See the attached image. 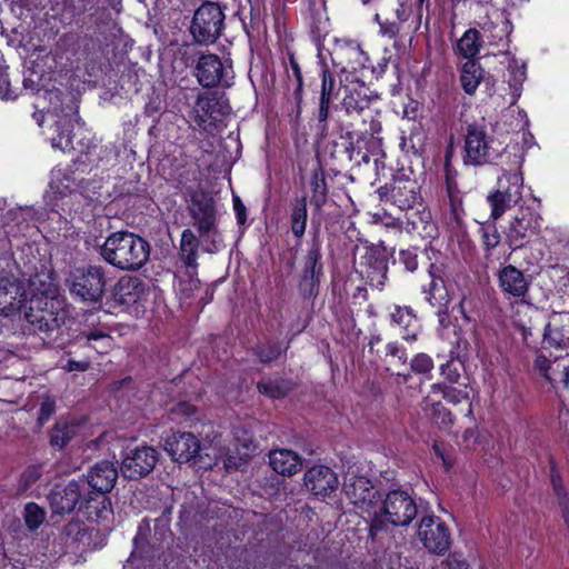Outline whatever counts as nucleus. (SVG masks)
<instances>
[{
    "mask_svg": "<svg viewBox=\"0 0 569 569\" xmlns=\"http://www.w3.org/2000/svg\"><path fill=\"white\" fill-rule=\"evenodd\" d=\"M295 386L291 379L276 378L259 381L257 383V390L260 395L269 399L278 400L286 398L295 389Z\"/></svg>",
    "mask_w": 569,
    "mask_h": 569,
    "instance_id": "nucleus-49",
    "label": "nucleus"
},
{
    "mask_svg": "<svg viewBox=\"0 0 569 569\" xmlns=\"http://www.w3.org/2000/svg\"><path fill=\"white\" fill-rule=\"evenodd\" d=\"M377 357L386 365L388 371L403 367L408 362L407 349L398 340L389 341L382 353L377 350Z\"/></svg>",
    "mask_w": 569,
    "mask_h": 569,
    "instance_id": "nucleus-48",
    "label": "nucleus"
},
{
    "mask_svg": "<svg viewBox=\"0 0 569 569\" xmlns=\"http://www.w3.org/2000/svg\"><path fill=\"white\" fill-rule=\"evenodd\" d=\"M523 177L520 171L502 169L497 180V188L487 196L490 206L489 218L498 220L507 210L515 207L522 198Z\"/></svg>",
    "mask_w": 569,
    "mask_h": 569,
    "instance_id": "nucleus-12",
    "label": "nucleus"
},
{
    "mask_svg": "<svg viewBox=\"0 0 569 569\" xmlns=\"http://www.w3.org/2000/svg\"><path fill=\"white\" fill-rule=\"evenodd\" d=\"M118 476L119 472L114 463L102 460L89 469L84 479H79L86 492L82 506L84 518L89 522L108 520L113 515L111 499L108 495L114 488Z\"/></svg>",
    "mask_w": 569,
    "mask_h": 569,
    "instance_id": "nucleus-3",
    "label": "nucleus"
},
{
    "mask_svg": "<svg viewBox=\"0 0 569 569\" xmlns=\"http://www.w3.org/2000/svg\"><path fill=\"white\" fill-rule=\"evenodd\" d=\"M515 66L510 64V79L509 86L512 89L513 93L516 91H520L522 89V84L527 78V67L525 63L521 66L517 64V61L513 60Z\"/></svg>",
    "mask_w": 569,
    "mask_h": 569,
    "instance_id": "nucleus-64",
    "label": "nucleus"
},
{
    "mask_svg": "<svg viewBox=\"0 0 569 569\" xmlns=\"http://www.w3.org/2000/svg\"><path fill=\"white\" fill-rule=\"evenodd\" d=\"M498 286L508 298H523L529 291V280L523 271L508 264L499 269L497 273Z\"/></svg>",
    "mask_w": 569,
    "mask_h": 569,
    "instance_id": "nucleus-27",
    "label": "nucleus"
},
{
    "mask_svg": "<svg viewBox=\"0 0 569 569\" xmlns=\"http://www.w3.org/2000/svg\"><path fill=\"white\" fill-rule=\"evenodd\" d=\"M309 28H310V31H309L310 39L317 48L318 58L321 59V58H323L322 57L323 41L330 32L329 18L319 12L313 13L310 19Z\"/></svg>",
    "mask_w": 569,
    "mask_h": 569,
    "instance_id": "nucleus-51",
    "label": "nucleus"
},
{
    "mask_svg": "<svg viewBox=\"0 0 569 569\" xmlns=\"http://www.w3.org/2000/svg\"><path fill=\"white\" fill-rule=\"evenodd\" d=\"M512 322L516 329H520V325H525L526 327H545L547 323L543 321L542 313L532 307H527L526 312L521 315L520 310H517L516 315L512 317Z\"/></svg>",
    "mask_w": 569,
    "mask_h": 569,
    "instance_id": "nucleus-59",
    "label": "nucleus"
},
{
    "mask_svg": "<svg viewBox=\"0 0 569 569\" xmlns=\"http://www.w3.org/2000/svg\"><path fill=\"white\" fill-rule=\"evenodd\" d=\"M490 44L508 49L510 46V36L513 30V24L509 19L506 11L497 14V22L490 21Z\"/></svg>",
    "mask_w": 569,
    "mask_h": 569,
    "instance_id": "nucleus-47",
    "label": "nucleus"
},
{
    "mask_svg": "<svg viewBox=\"0 0 569 569\" xmlns=\"http://www.w3.org/2000/svg\"><path fill=\"white\" fill-rule=\"evenodd\" d=\"M305 486L313 496H330L338 487V477L335 471L322 465L312 466L303 477Z\"/></svg>",
    "mask_w": 569,
    "mask_h": 569,
    "instance_id": "nucleus-26",
    "label": "nucleus"
},
{
    "mask_svg": "<svg viewBox=\"0 0 569 569\" xmlns=\"http://www.w3.org/2000/svg\"><path fill=\"white\" fill-rule=\"evenodd\" d=\"M68 281L72 297L88 305H101L108 281L107 269L101 264L74 268Z\"/></svg>",
    "mask_w": 569,
    "mask_h": 569,
    "instance_id": "nucleus-8",
    "label": "nucleus"
},
{
    "mask_svg": "<svg viewBox=\"0 0 569 569\" xmlns=\"http://www.w3.org/2000/svg\"><path fill=\"white\" fill-rule=\"evenodd\" d=\"M80 116L78 107H74L71 113H66L54 124V134L51 138L52 147L63 152L74 149L72 142L73 122H79Z\"/></svg>",
    "mask_w": 569,
    "mask_h": 569,
    "instance_id": "nucleus-36",
    "label": "nucleus"
},
{
    "mask_svg": "<svg viewBox=\"0 0 569 569\" xmlns=\"http://www.w3.org/2000/svg\"><path fill=\"white\" fill-rule=\"evenodd\" d=\"M80 341L88 345L84 346V351L81 352L79 359L61 357L59 360L60 368L67 372L88 371L96 355H106L111 350L113 338L108 328L102 325L96 327L86 325L80 330Z\"/></svg>",
    "mask_w": 569,
    "mask_h": 569,
    "instance_id": "nucleus-7",
    "label": "nucleus"
},
{
    "mask_svg": "<svg viewBox=\"0 0 569 569\" xmlns=\"http://www.w3.org/2000/svg\"><path fill=\"white\" fill-rule=\"evenodd\" d=\"M391 325L399 328L400 337L407 342H415L422 330L416 311L409 306H395L390 313Z\"/></svg>",
    "mask_w": 569,
    "mask_h": 569,
    "instance_id": "nucleus-30",
    "label": "nucleus"
},
{
    "mask_svg": "<svg viewBox=\"0 0 569 569\" xmlns=\"http://www.w3.org/2000/svg\"><path fill=\"white\" fill-rule=\"evenodd\" d=\"M158 460L159 452L152 446L128 447L121 453V475L128 480H140L153 471Z\"/></svg>",
    "mask_w": 569,
    "mask_h": 569,
    "instance_id": "nucleus-16",
    "label": "nucleus"
},
{
    "mask_svg": "<svg viewBox=\"0 0 569 569\" xmlns=\"http://www.w3.org/2000/svg\"><path fill=\"white\" fill-rule=\"evenodd\" d=\"M200 241L190 229H184L181 233L180 246H179V259L188 270V274L191 277V282L199 283V279L193 278L198 273V252Z\"/></svg>",
    "mask_w": 569,
    "mask_h": 569,
    "instance_id": "nucleus-33",
    "label": "nucleus"
},
{
    "mask_svg": "<svg viewBox=\"0 0 569 569\" xmlns=\"http://www.w3.org/2000/svg\"><path fill=\"white\" fill-rule=\"evenodd\" d=\"M478 233L480 236L485 258L488 259L492 254V250L501 242V234L497 227V220L488 218L485 222H481Z\"/></svg>",
    "mask_w": 569,
    "mask_h": 569,
    "instance_id": "nucleus-50",
    "label": "nucleus"
},
{
    "mask_svg": "<svg viewBox=\"0 0 569 569\" xmlns=\"http://www.w3.org/2000/svg\"><path fill=\"white\" fill-rule=\"evenodd\" d=\"M332 140L327 146V151L332 160L340 167L350 164L355 160V153L360 154V146L355 142V132L349 126L336 121L331 127L329 121V133Z\"/></svg>",
    "mask_w": 569,
    "mask_h": 569,
    "instance_id": "nucleus-17",
    "label": "nucleus"
},
{
    "mask_svg": "<svg viewBox=\"0 0 569 569\" xmlns=\"http://www.w3.org/2000/svg\"><path fill=\"white\" fill-rule=\"evenodd\" d=\"M328 52L333 68L340 73H360L366 77V70L372 74L377 72L367 52L356 40L336 38Z\"/></svg>",
    "mask_w": 569,
    "mask_h": 569,
    "instance_id": "nucleus-11",
    "label": "nucleus"
},
{
    "mask_svg": "<svg viewBox=\"0 0 569 569\" xmlns=\"http://www.w3.org/2000/svg\"><path fill=\"white\" fill-rule=\"evenodd\" d=\"M447 196L449 199V213H448V223L453 228H461L465 223L466 211L463 208V199L461 191L459 188L453 190H447Z\"/></svg>",
    "mask_w": 569,
    "mask_h": 569,
    "instance_id": "nucleus-54",
    "label": "nucleus"
},
{
    "mask_svg": "<svg viewBox=\"0 0 569 569\" xmlns=\"http://www.w3.org/2000/svg\"><path fill=\"white\" fill-rule=\"evenodd\" d=\"M288 64L292 71V74L296 79V87L292 92V99L295 101V109L292 110L290 118L291 122L299 123L302 114V102H303V76L301 67L295 56V52H287Z\"/></svg>",
    "mask_w": 569,
    "mask_h": 569,
    "instance_id": "nucleus-43",
    "label": "nucleus"
},
{
    "mask_svg": "<svg viewBox=\"0 0 569 569\" xmlns=\"http://www.w3.org/2000/svg\"><path fill=\"white\" fill-rule=\"evenodd\" d=\"M411 372H397V382L408 383L412 373L419 375L422 379L429 380L435 368L433 359L425 352L416 353L409 361Z\"/></svg>",
    "mask_w": 569,
    "mask_h": 569,
    "instance_id": "nucleus-45",
    "label": "nucleus"
},
{
    "mask_svg": "<svg viewBox=\"0 0 569 569\" xmlns=\"http://www.w3.org/2000/svg\"><path fill=\"white\" fill-rule=\"evenodd\" d=\"M309 187L311 191L310 206L312 212L320 213L328 201L329 187L327 183L326 171L320 162L311 170L309 178Z\"/></svg>",
    "mask_w": 569,
    "mask_h": 569,
    "instance_id": "nucleus-38",
    "label": "nucleus"
},
{
    "mask_svg": "<svg viewBox=\"0 0 569 569\" xmlns=\"http://www.w3.org/2000/svg\"><path fill=\"white\" fill-rule=\"evenodd\" d=\"M542 217L530 207H521L505 228L508 247L515 251L537 239L541 233Z\"/></svg>",
    "mask_w": 569,
    "mask_h": 569,
    "instance_id": "nucleus-13",
    "label": "nucleus"
},
{
    "mask_svg": "<svg viewBox=\"0 0 569 569\" xmlns=\"http://www.w3.org/2000/svg\"><path fill=\"white\" fill-rule=\"evenodd\" d=\"M42 477L40 465L28 466L20 475L17 483V493L26 495L31 491Z\"/></svg>",
    "mask_w": 569,
    "mask_h": 569,
    "instance_id": "nucleus-55",
    "label": "nucleus"
},
{
    "mask_svg": "<svg viewBox=\"0 0 569 569\" xmlns=\"http://www.w3.org/2000/svg\"><path fill=\"white\" fill-rule=\"evenodd\" d=\"M196 111L198 113V122L201 124L207 120L220 121L230 113L231 108L223 94L204 92L197 98Z\"/></svg>",
    "mask_w": 569,
    "mask_h": 569,
    "instance_id": "nucleus-25",
    "label": "nucleus"
},
{
    "mask_svg": "<svg viewBox=\"0 0 569 569\" xmlns=\"http://www.w3.org/2000/svg\"><path fill=\"white\" fill-rule=\"evenodd\" d=\"M23 520L30 531H36L46 520V510L36 502H28L23 509Z\"/></svg>",
    "mask_w": 569,
    "mask_h": 569,
    "instance_id": "nucleus-58",
    "label": "nucleus"
},
{
    "mask_svg": "<svg viewBox=\"0 0 569 569\" xmlns=\"http://www.w3.org/2000/svg\"><path fill=\"white\" fill-rule=\"evenodd\" d=\"M305 328L306 327L303 326L301 329L293 332V335L286 342L276 338H268L264 341L257 343L252 349L253 356L262 365H270L279 360L283 355L286 356L293 340V337L302 332Z\"/></svg>",
    "mask_w": 569,
    "mask_h": 569,
    "instance_id": "nucleus-35",
    "label": "nucleus"
},
{
    "mask_svg": "<svg viewBox=\"0 0 569 569\" xmlns=\"http://www.w3.org/2000/svg\"><path fill=\"white\" fill-rule=\"evenodd\" d=\"M381 131V123L380 122H371L370 124V133L367 132L361 133V136L357 139V144H360L361 141L366 140L367 144V152L362 154L361 159L363 161H369V153L377 154L378 149L381 147L382 139L377 137Z\"/></svg>",
    "mask_w": 569,
    "mask_h": 569,
    "instance_id": "nucleus-56",
    "label": "nucleus"
},
{
    "mask_svg": "<svg viewBox=\"0 0 569 569\" xmlns=\"http://www.w3.org/2000/svg\"><path fill=\"white\" fill-rule=\"evenodd\" d=\"M418 535L426 549L436 555H445L451 547V533L443 520L430 515L423 516Z\"/></svg>",
    "mask_w": 569,
    "mask_h": 569,
    "instance_id": "nucleus-19",
    "label": "nucleus"
},
{
    "mask_svg": "<svg viewBox=\"0 0 569 569\" xmlns=\"http://www.w3.org/2000/svg\"><path fill=\"white\" fill-rule=\"evenodd\" d=\"M343 97L341 100V108L347 114H360L363 110L368 109L377 97L372 96L370 89L363 81L351 82L342 87Z\"/></svg>",
    "mask_w": 569,
    "mask_h": 569,
    "instance_id": "nucleus-29",
    "label": "nucleus"
},
{
    "mask_svg": "<svg viewBox=\"0 0 569 569\" xmlns=\"http://www.w3.org/2000/svg\"><path fill=\"white\" fill-rule=\"evenodd\" d=\"M495 138L487 131L485 124L468 123L465 129L462 160L466 166L481 167L486 164H503L502 158L510 156L508 148L500 152L493 147Z\"/></svg>",
    "mask_w": 569,
    "mask_h": 569,
    "instance_id": "nucleus-6",
    "label": "nucleus"
},
{
    "mask_svg": "<svg viewBox=\"0 0 569 569\" xmlns=\"http://www.w3.org/2000/svg\"><path fill=\"white\" fill-rule=\"evenodd\" d=\"M432 450L435 456L442 461L445 471L449 472L455 466V459L451 456V446L442 441L435 440L432 443Z\"/></svg>",
    "mask_w": 569,
    "mask_h": 569,
    "instance_id": "nucleus-62",
    "label": "nucleus"
},
{
    "mask_svg": "<svg viewBox=\"0 0 569 569\" xmlns=\"http://www.w3.org/2000/svg\"><path fill=\"white\" fill-rule=\"evenodd\" d=\"M320 90L318 109L316 113L317 129L322 138L329 133V121H333L330 112L332 99L341 90V80L337 81L335 72L329 68L323 58L319 59Z\"/></svg>",
    "mask_w": 569,
    "mask_h": 569,
    "instance_id": "nucleus-15",
    "label": "nucleus"
},
{
    "mask_svg": "<svg viewBox=\"0 0 569 569\" xmlns=\"http://www.w3.org/2000/svg\"><path fill=\"white\" fill-rule=\"evenodd\" d=\"M113 194L116 200L131 199V198H146L147 187L146 183L140 181V178H134L119 181L113 187Z\"/></svg>",
    "mask_w": 569,
    "mask_h": 569,
    "instance_id": "nucleus-53",
    "label": "nucleus"
},
{
    "mask_svg": "<svg viewBox=\"0 0 569 569\" xmlns=\"http://www.w3.org/2000/svg\"><path fill=\"white\" fill-rule=\"evenodd\" d=\"M549 478L552 495L556 499L561 519L569 531V491L553 459H550L549 462Z\"/></svg>",
    "mask_w": 569,
    "mask_h": 569,
    "instance_id": "nucleus-37",
    "label": "nucleus"
},
{
    "mask_svg": "<svg viewBox=\"0 0 569 569\" xmlns=\"http://www.w3.org/2000/svg\"><path fill=\"white\" fill-rule=\"evenodd\" d=\"M86 492L79 480H71L68 483H56L48 495L49 505L54 515H69L76 510L84 515L82 506Z\"/></svg>",
    "mask_w": 569,
    "mask_h": 569,
    "instance_id": "nucleus-18",
    "label": "nucleus"
},
{
    "mask_svg": "<svg viewBox=\"0 0 569 569\" xmlns=\"http://www.w3.org/2000/svg\"><path fill=\"white\" fill-rule=\"evenodd\" d=\"M417 515L418 506L411 493L400 488L389 490L382 500L380 512L371 518L368 536L373 540L379 533L387 532L389 525L408 526Z\"/></svg>",
    "mask_w": 569,
    "mask_h": 569,
    "instance_id": "nucleus-5",
    "label": "nucleus"
},
{
    "mask_svg": "<svg viewBox=\"0 0 569 569\" xmlns=\"http://www.w3.org/2000/svg\"><path fill=\"white\" fill-rule=\"evenodd\" d=\"M485 69L479 59H469L459 67V82L463 92L473 96L485 79Z\"/></svg>",
    "mask_w": 569,
    "mask_h": 569,
    "instance_id": "nucleus-42",
    "label": "nucleus"
},
{
    "mask_svg": "<svg viewBox=\"0 0 569 569\" xmlns=\"http://www.w3.org/2000/svg\"><path fill=\"white\" fill-rule=\"evenodd\" d=\"M545 327H526L520 325V329H517L522 338L523 343L529 349H538L539 343H542V335Z\"/></svg>",
    "mask_w": 569,
    "mask_h": 569,
    "instance_id": "nucleus-61",
    "label": "nucleus"
},
{
    "mask_svg": "<svg viewBox=\"0 0 569 569\" xmlns=\"http://www.w3.org/2000/svg\"><path fill=\"white\" fill-rule=\"evenodd\" d=\"M365 252L355 262L356 271L371 288L382 290L388 281L390 253L382 244L365 246Z\"/></svg>",
    "mask_w": 569,
    "mask_h": 569,
    "instance_id": "nucleus-14",
    "label": "nucleus"
},
{
    "mask_svg": "<svg viewBox=\"0 0 569 569\" xmlns=\"http://www.w3.org/2000/svg\"><path fill=\"white\" fill-rule=\"evenodd\" d=\"M451 356L445 363L440 365V373L445 377V379L449 382L448 385H455L459 382L461 370L465 368L463 361L457 355L456 357Z\"/></svg>",
    "mask_w": 569,
    "mask_h": 569,
    "instance_id": "nucleus-60",
    "label": "nucleus"
},
{
    "mask_svg": "<svg viewBox=\"0 0 569 569\" xmlns=\"http://www.w3.org/2000/svg\"><path fill=\"white\" fill-rule=\"evenodd\" d=\"M411 14L410 7L403 0H397V6L393 9V18H385L376 13L373 20L379 26V33L390 40L397 39L401 31L402 24L409 20Z\"/></svg>",
    "mask_w": 569,
    "mask_h": 569,
    "instance_id": "nucleus-32",
    "label": "nucleus"
},
{
    "mask_svg": "<svg viewBox=\"0 0 569 569\" xmlns=\"http://www.w3.org/2000/svg\"><path fill=\"white\" fill-rule=\"evenodd\" d=\"M23 302L30 329L46 342L59 333L63 319L61 299L51 290L33 292L27 299L21 282L16 278L0 277V313L8 316L19 310Z\"/></svg>",
    "mask_w": 569,
    "mask_h": 569,
    "instance_id": "nucleus-1",
    "label": "nucleus"
},
{
    "mask_svg": "<svg viewBox=\"0 0 569 569\" xmlns=\"http://www.w3.org/2000/svg\"><path fill=\"white\" fill-rule=\"evenodd\" d=\"M97 247L104 262L122 271H139L151 253L148 240L129 230L110 232Z\"/></svg>",
    "mask_w": 569,
    "mask_h": 569,
    "instance_id": "nucleus-4",
    "label": "nucleus"
},
{
    "mask_svg": "<svg viewBox=\"0 0 569 569\" xmlns=\"http://www.w3.org/2000/svg\"><path fill=\"white\" fill-rule=\"evenodd\" d=\"M300 274L322 279L325 276V266L322 262L321 241L315 237L309 244L303 258V266Z\"/></svg>",
    "mask_w": 569,
    "mask_h": 569,
    "instance_id": "nucleus-44",
    "label": "nucleus"
},
{
    "mask_svg": "<svg viewBox=\"0 0 569 569\" xmlns=\"http://www.w3.org/2000/svg\"><path fill=\"white\" fill-rule=\"evenodd\" d=\"M189 211L200 237L208 236L216 228V201L208 192L193 193L190 199Z\"/></svg>",
    "mask_w": 569,
    "mask_h": 569,
    "instance_id": "nucleus-22",
    "label": "nucleus"
},
{
    "mask_svg": "<svg viewBox=\"0 0 569 569\" xmlns=\"http://www.w3.org/2000/svg\"><path fill=\"white\" fill-rule=\"evenodd\" d=\"M412 171L407 173L405 169L398 170L389 183L381 186L377 192L380 200L390 203L401 211L413 209L415 204L422 200L420 186Z\"/></svg>",
    "mask_w": 569,
    "mask_h": 569,
    "instance_id": "nucleus-10",
    "label": "nucleus"
},
{
    "mask_svg": "<svg viewBox=\"0 0 569 569\" xmlns=\"http://www.w3.org/2000/svg\"><path fill=\"white\" fill-rule=\"evenodd\" d=\"M289 227L298 243L306 233L308 223V199L306 194L295 197L289 204Z\"/></svg>",
    "mask_w": 569,
    "mask_h": 569,
    "instance_id": "nucleus-40",
    "label": "nucleus"
},
{
    "mask_svg": "<svg viewBox=\"0 0 569 569\" xmlns=\"http://www.w3.org/2000/svg\"><path fill=\"white\" fill-rule=\"evenodd\" d=\"M162 441L164 451L178 463L191 461L201 450L200 439L189 431L170 430L162 437Z\"/></svg>",
    "mask_w": 569,
    "mask_h": 569,
    "instance_id": "nucleus-20",
    "label": "nucleus"
},
{
    "mask_svg": "<svg viewBox=\"0 0 569 569\" xmlns=\"http://www.w3.org/2000/svg\"><path fill=\"white\" fill-rule=\"evenodd\" d=\"M200 86L203 88H214L219 84L229 87L230 83L226 79L227 70L220 57L214 53H201L197 59L193 71Z\"/></svg>",
    "mask_w": 569,
    "mask_h": 569,
    "instance_id": "nucleus-23",
    "label": "nucleus"
},
{
    "mask_svg": "<svg viewBox=\"0 0 569 569\" xmlns=\"http://www.w3.org/2000/svg\"><path fill=\"white\" fill-rule=\"evenodd\" d=\"M345 488L351 502L359 508L372 507L381 498L380 492L366 477H358Z\"/></svg>",
    "mask_w": 569,
    "mask_h": 569,
    "instance_id": "nucleus-34",
    "label": "nucleus"
},
{
    "mask_svg": "<svg viewBox=\"0 0 569 569\" xmlns=\"http://www.w3.org/2000/svg\"><path fill=\"white\" fill-rule=\"evenodd\" d=\"M542 347L556 348L569 355V313H560L545 326Z\"/></svg>",
    "mask_w": 569,
    "mask_h": 569,
    "instance_id": "nucleus-28",
    "label": "nucleus"
},
{
    "mask_svg": "<svg viewBox=\"0 0 569 569\" xmlns=\"http://www.w3.org/2000/svg\"><path fill=\"white\" fill-rule=\"evenodd\" d=\"M146 292L147 288L142 279L137 276H123L112 288L111 296L116 305L130 308L137 306Z\"/></svg>",
    "mask_w": 569,
    "mask_h": 569,
    "instance_id": "nucleus-24",
    "label": "nucleus"
},
{
    "mask_svg": "<svg viewBox=\"0 0 569 569\" xmlns=\"http://www.w3.org/2000/svg\"><path fill=\"white\" fill-rule=\"evenodd\" d=\"M545 379L553 386L562 383L565 387H569V367L553 363Z\"/></svg>",
    "mask_w": 569,
    "mask_h": 569,
    "instance_id": "nucleus-63",
    "label": "nucleus"
},
{
    "mask_svg": "<svg viewBox=\"0 0 569 569\" xmlns=\"http://www.w3.org/2000/svg\"><path fill=\"white\" fill-rule=\"evenodd\" d=\"M436 256H441V252L429 242L425 247L409 246L399 249L395 262H398L403 271L415 273L420 263L426 264V260H432Z\"/></svg>",
    "mask_w": 569,
    "mask_h": 569,
    "instance_id": "nucleus-31",
    "label": "nucleus"
},
{
    "mask_svg": "<svg viewBox=\"0 0 569 569\" xmlns=\"http://www.w3.org/2000/svg\"><path fill=\"white\" fill-rule=\"evenodd\" d=\"M322 279L299 274L297 289L302 300H315L320 292Z\"/></svg>",
    "mask_w": 569,
    "mask_h": 569,
    "instance_id": "nucleus-57",
    "label": "nucleus"
},
{
    "mask_svg": "<svg viewBox=\"0 0 569 569\" xmlns=\"http://www.w3.org/2000/svg\"><path fill=\"white\" fill-rule=\"evenodd\" d=\"M90 151L81 153L63 170L62 179L76 184L79 192L90 201H98L101 197L102 179L98 177L78 178L76 173L86 172L89 168Z\"/></svg>",
    "mask_w": 569,
    "mask_h": 569,
    "instance_id": "nucleus-21",
    "label": "nucleus"
},
{
    "mask_svg": "<svg viewBox=\"0 0 569 569\" xmlns=\"http://www.w3.org/2000/svg\"><path fill=\"white\" fill-rule=\"evenodd\" d=\"M224 12L218 2L204 1L196 9L191 23L190 34L198 44H213L224 29Z\"/></svg>",
    "mask_w": 569,
    "mask_h": 569,
    "instance_id": "nucleus-9",
    "label": "nucleus"
},
{
    "mask_svg": "<svg viewBox=\"0 0 569 569\" xmlns=\"http://www.w3.org/2000/svg\"><path fill=\"white\" fill-rule=\"evenodd\" d=\"M172 506H167L161 515L151 520L144 517L137 527L132 539V551L128 562L137 569H163L167 567L174 533L171 530Z\"/></svg>",
    "mask_w": 569,
    "mask_h": 569,
    "instance_id": "nucleus-2",
    "label": "nucleus"
},
{
    "mask_svg": "<svg viewBox=\"0 0 569 569\" xmlns=\"http://www.w3.org/2000/svg\"><path fill=\"white\" fill-rule=\"evenodd\" d=\"M78 426L57 421L49 432V443L56 450H62L76 437Z\"/></svg>",
    "mask_w": 569,
    "mask_h": 569,
    "instance_id": "nucleus-52",
    "label": "nucleus"
},
{
    "mask_svg": "<svg viewBox=\"0 0 569 569\" xmlns=\"http://www.w3.org/2000/svg\"><path fill=\"white\" fill-rule=\"evenodd\" d=\"M482 43L483 40L480 31L476 28H469L457 41L455 51L467 59V61H469V59H479L478 54L480 53Z\"/></svg>",
    "mask_w": 569,
    "mask_h": 569,
    "instance_id": "nucleus-46",
    "label": "nucleus"
},
{
    "mask_svg": "<svg viewBox=\"0 0 569 569\" xmlns=\"http://www.w3.org/2000/svg\"><path fill=\"white\" fill-rule=\"evenodd\" d=\"M269 465L281 476H293L302 468L301 457L290 449H276L269 453Z\"/></svg>",
    "mask_w": 569,
    "mask_h": 569,
    "instance_id": "nucleus-39",
    "label": "nucleus"
},
{
    "mask_svg": "<svg viewBox=\"0 0 569 569\" xmlns=\"http://www.w3.org/2000/svg\"><path fill=\"white\" fill-rule=\"evenodd\" d=\"M431 393L433 396H441L443 400L448 403L457 406L465 403L466 412L465 417L469 420H475V415L472 410V401L470 399V395L467 389H459L453 387L452 385H448L446 382H437L431 385Z\"/></svg>",
    "mask_w": 569,
    "mask_h": 569,
    "instance_id": "nucleus-41",
    "label": "nucleus"
}]
</instances>
